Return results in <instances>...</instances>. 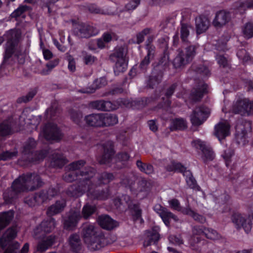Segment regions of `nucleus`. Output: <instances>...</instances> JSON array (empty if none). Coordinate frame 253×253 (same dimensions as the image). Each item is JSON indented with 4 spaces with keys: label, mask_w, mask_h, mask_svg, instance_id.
Wrapping results in <instances>:
<instances>
[{
    "label": "nucleus",
    "mask_w": 253,
    "mask_h": 253,
    "mask_svg": "<svg viewBox=\"0 0 253 253\" xmlns=\"http://www.w3.org/2000/svg\"><path fill=\"white\" fill-rule=\"evenodd\" d=\"M41 183L39 176L35 174L20 176L13 182L12 190H9L4 193V200L7 204L11 203L12 199L17 193L26 190H33L40 186Z\"/></svg>",
    "instance_id": "f257e3e1"
},
{
    "label": "nucleus",
    "mask_w": 253,
    "mask_h": 253,
    "mask_svg": "<svg viewBox=\"0 0 253 253\" xmlns=\"http://www.w3.org/2000/svg\"><path fill=\"white\" fill-rule=\"evenodd\" d=\"M17 233V229L15 227L8 229L0 238V246L4 250L8 246L7 248L4 251V253H27L29 251V245L26 243L22 249L19 251V244L16 243L11 244V241L15 238Z\"/></svg>",
    "instance_id": "f03ea898"
},
{
    "label": "nucleus",
    "mask_w": 253,
    "mask_h": 253,
    "mask_svg": "<svg viewBox=\"0 0 253 253\" xmlns=\"http://www.w3.org/2000/svg\"><path fill=\"white\" fill-rule=\"evenodd\" d=\"M94 174V170L89 169V170L85 172H83L79 175V179L80 180V185L78 188L74 191L73 194L76 196H80L84 193L87 192V196H90L93 192L91 190L95 187V184L92 183L94 180H91Z\"/></svg>",
    "instance_id": "7ed1b4c3"
},
{
    "label": "nucleus",
    "mask_w": 253,
    "mask_h": 253,
    "mask_svg": "<svg viewBox=\"0 0 253 253\" xmlns=\"http://www.w3.org/2000/svg\"><path fill=\"white\" fill-rule=\"evenodd\" d=\"M126 49L120 47L115 49L114 52L111 55V60L115 63L114 68L115 74L125 71L127 67V60L126 57Z\"/></svg>",
    "instance_id": "20e7f679"
},
{
    "label": "nucleus",
    "mask_w": 253,
    "mask_h": 253,
    "mask_svg": "<svg viewBox=\"0 0 253 253\" xmlns=\"http://www.w3.org/2000/svg\"><path fill=\"white\" fill-rule=\"evenodd\" d=\"M230 111L243 115H249L253 113V101L247 98H237L233 102Z\"/></svg>",
    "instance_id": "39448f33"
},
{
    "label": "nucleus",
    "mask_w": 253,
    "mask_h": 253,
    "mask_svg": "<svg viewBox=\"0 0 253 253\" xmlns=\"http://www.w3.org/2000/svg\"><path fill=\"white\" fill-rule=\"evenodd\" d=\"M94 227L92 225H86L84 229L83 234L85 242L91 250H99L102 247L101 238L94 235Z\"/></svg>",
    "instance_id": "423d86ee"
},
{
    "label": "nucleus",
    "mask_w": 253,
    "mask_h": 253,
    "mask_svg": "<svg viewBox=\"0 0 253 253\" xmlns=\"http://www.w3.org/2000/svg\"><path fill=\"white\" fill-rule=\"evenodd\" d=\"M235 137L237 143L245 145L248 142L247 134L251 129V123L249 122H239L236 126Z\"/></svg>",
    "instance_id": "0eeeda50"
},
{
    "label": "nucleus",
    "mask_w": 253,
    "mask_h": 253,
    "mask_svg": "<svg viewBox=\"0 0 253 253\" xmlns=\"http://www.w3.org/2000/svg\"><path fill=\"white\" fill-rule=\"evenodd\" d=\"M210 112L209 108L204 107L196 108L191 115V123L195 126L201 125L208 118Z\"/></svg>",
    "instance_id": "6e6552de"
},
{
    "label": "nucleus",
    "mask_w": 253,
    "mask_h": 253,
    "mask_svg": "<svg viewBox=\"0 0 253 253\" xmlns=\"http://www.w3.org/2000/svg\"><path fill=\"white\" fill-rule=\"evenodd\" d=\"M192 146L196 149L201 151V158L204 161L211 160L214 158V154L211 148L204 141L200 139H195L192 142Z\"/></svg>",
    "instance_id": "1a4fd4ad"
},
{
    "label": "nucleus",
    "mask_w": 253,
    "mask_h": 253,
    "mask_svg": "<svg viewBox=\"0 0 253 253\" xmlns=\"http://www.w3.org/2000/svg\"><path fill=\"white\" fill-rule=\"evenodd\" d=\"M41 135H42L47 140H58L62 137V133L57 126L50 123L44 127Z\"/></svg>",
    "instance_id": "9d476101"
},
{
    "label": "nucleus",
    "mask_w": 253,
    "mask_h": 253,
    "mask_svg": "<svg viewBox=\"0 0 253 253\" xmlns=\"http://www.w3.org/2000/svg\"><path fill=\"white\" fill-rule=\"evenodd\" d=\"M232 222L237 228H243L246 233L250 232L252 229V223L250 216L235 213L232 216Z\"/></svg>",
    "instance_id": "9b49d317"
},
{
    "label": "nucleus",
    "mask_w": 253,
    "mask_h": 253,
    "mask_svg": "<svg viewBox=\"0 0 253 253\" xmlns=\"http://www.w3.org/2000/svg\"><path fill=\"white\" fill-rule=\"evenodd\" d=\"M230 134V125L227 120H221L214 126V135L219 141L225 139Z\"/></svg>",
    "instance_id": "f8f14e48"
},
{
    "label": "nucleus",
    "mask_w": 253,
    "mask_h": 253,
    "mask_svg": "<svg viewBox=\"0 0 253 253\" xmlns=\"http://www.w3.org/2000/svg\"><path fill=\"white\" fill-rule=\"evenodd\" d=\"M195 54V48L192 46L186 49L185 53H180L173 60L175 68L181 67L188 63Z\"/></svg>",
    "instance_id": "ddd939ff"
},
{
    "label": "nucleus",
    "mask_w": 253,
    "mask_h": 253,
    "mask_svg": "<svg viewBox=\"0 0 253 253\" xmlns=\"http://www.w3.org/2000/svg\"><path fill=\"white\" fill-rule=\"evenodd\" d=\"M168 170H174L183 173L184 176L185 177L186 181L187 184L189 185V186L192 189L196 188V181L194 178H193L191 174V172L189 170H187L186 169L185 167H184L182 165H181L180 164H172V167L169 168L168 169Z\"/></svg>",
    "instance_id": "4468645a"
},
{
    "label": "nucleus",
    "mask_w": 253,
    "mask_h": 253,
    "mask_svg": "<svg viewBox=\"0 0 253 253\" xmlns=\"http://www.w3.org/2000/svg\"><path fill=\"white\" fill-rule=\"evenodd\" d=\"M154 210L160 215L167 226H169L172 221L176 222L178 220V218L175 215L166 209L162 208L159 204L156 205L154 207Z\"/></svg>",
    "instance_id": "2eb2a0df"
},
{
    "label": "nucleus",
    "mask_w": 253,
    "mask_h": 253,
    "mask_svg": "<svg viewBox=\"0 0 253 253\" xmlns=\"http://www.w3.org/2000/svg\"><path fill=\"white\" fill-rule=\"evenodd\" d=\"M230 20V12L225 10H220L216 13L212 24L216 28H221L226 25Z\"/></svg>",
    "instance_id": "dca6fc26"
},
{
    "label": "nucleus",
    "mask_w": 253,
    "mask_h": 253,
    "mask_svg": "<svg viewBox=\"0 0 253 253\" xmlns=\"http://www.w3.org/2000/svg\"><path fill=\"white\" fill-rule=\"evenodd\" d=\"M193 233L196 235L204 234L207 238L211 240H216L220 237V235L215 230L206 228L202 226H194L193 228Z\"/></svg>",
    "instance_id": "f3484780"
},
{
    "label": "nucleus",
    "mask_w": 253,
    "mask_h": 253,
    "mask_svg": "<svg viewBox=\"0 0 253 253\" xmlns=\"http://www.w3.org/2000/svg\"><path fill=\"white\" fill-rule=\"evenodd\" d=\"M124 202L128 205L134 219L135 220L139 219L140 222H142V219L141 218V210H140L138 206L134 204L131 205V201H130L129 196L126 195L124 196L120 200V204L122 205L124 204Z\"/></svg>",
    "instance_id": "a211bd4d"
},
{
    "label": "nucleus",
    "mask_w": 253,
    "mask_h": 253,
    "mask_svg": "<svg viewBox=\"0 0 253 253\" xmlns=\"http://www.w3.org/2000/svg\"><path fill=\"white\" fill-rule=\"evenodd\" d=\"M84 164L83 161H80L73 163L69 166V171L67 172L64 176V179L67 182H72L76 179L77 177L76 170L80 169Z\"/></svg>",
    "instance_id": "6ab92c4d"
},
{
    "label": "nucleus",
    "mask_w": 253,
    "mask_h": 253,
    "mask_svg": "<svg viewBox=\"0 0 253 253\" xmlns=\"http://www.w3.org/2000/svg\"><path fill=\"white\" fill-rule=\"evenodd\" d=\"M7 36L9 37L10 39H9L7 42L5 48V58H8L10 56L12 52H13L14 44L16 42V39L18 38L16 31L13 30L9 31L7 33Z\"/></svg>",
    "instance_id": "aec40b11"
},
{
    "label": "nucleus",
    "mask_w": 253,
    "mask_h": 253,
    "mask_svg": "<svg viewBox=\"0 0 253 253\" xmlns=\"http://www.w3.org/2000/svg\"><path fill=\"white\" fill-rule=\"evenodd\" d=\"M97 221L103 228L108 230L112 229L118 225L117 222L106 215L100 216Z\"/></svg>",
    "instance_id": "412c9836"
},
{
    "label": "nucleus",
    "mask_w": 253,
    "mask_h": 253,
    "mask_svg": "<svg viewBox=\"0 0 253 253\" xmlns=\"http://www.w3.org/2000/svg\"><path fill=\"white\" fill-rule=\"evenodd\" d=\"M195 22L197 34L205 32L208 29L210 25L209 19L205 16H199L196 18Z\"/></svg>",
    "instance_id": "4be33fe9"
},
{
    "label": "nucleus",
    "mask_w": 253,
    "mask_h": 253,
    "mask_svg": "<svg viewBox=\"0 0 253 253\" xmlns=\"http://www.w3.org/2000/svg\"><path fill=\"white\" fill-rule=\"evenodd\" d=\"M159 228L156 227L151 231H147L145 234L144 246L145 247L150 245L152 242L157 241L159 239L158 234Z\"/></svg>",
    "instance_id": "5701e85b"
},
{
    "label": "nucleus",
    "mask_w": 253,
    "mask_h": 253,
    "mask_svg": "<svg viewBox=\"0 0 253 253\" xmlns=\"http://www.w3.org/2000/svg\"><path fill=\"white\" fill-rule=\"evenodd\" d=\"M53 196V194L50 193V191H49L47 193H42L37 195L35 197H32L27 198L25 202L30 206H33L36 205L37 203H40L45 200L46 199L49 198L50 197Z\"/></svg>",
    "instance_id": "b1692460"
},
{
    "label": "nucleus",
    "mask_w": 253,
    "mask_h": 253,
    "mask_svg": "<svg viewBox=\"0 0 253 253\" xmlns=\"http://www.w3.org/2000/svg\"><path fill=\"white\" fill-rule=\"evenodd\" d=\"M76 31L77 35L82 38H87L95 35L92 32V27L87 24H82L78 26Z\"/></svg>",
    "instance_id": "393cba45"
},
{
    "label": "nucleus",
    "mask_w": 253,
    "mask_h": 253,
    "mask_svg": "<svg viewBox=\"0 0 253 253\" xmlns=\"http://www.w3.org/2000/svg\"><path fill=\"white\" fill-rule=\"evenodd\" d=\"M86 123L91 126H101L103 123L101 120V114H92L85 117Z\"/></svg>",
    "instance_id": "a878e982"
},
{
    "label": "nucleus",
    "mask_w": 253,
    "mask_h": 253,
    "mask_svg": "<svg viewBox=\"0 0 253 253\" xmlns=\"http://www.w3.org/2000/svg\"><path fill=\"white\" fill-rule=\"evenodd\" d=\"M71 250L75 253L79 252L81 248V243L80 237L77 234H74L70 236L69 240Z\"/></svg>",
    "instance_id": "bb28decb"
},
{
    "label": "nucleus",
    "mask_w": 253,
    "mask_h": 253,
    "mask_svg": "<svg viewBox=\"0 0 253 253\" xmlns=\"http://www.w3.org/2000/svg\"><path fill=\"white\" fill-rule=\"evenodd\" d=\"M104 151L105 154L101 163L107 164L109 163L110 160H112V157L114 155L112 142L109 141L107 143V145L104 146Z\"/></svg>",
    "instance_id": "cd10ccee"
},
{
    "label": "nucleus",
    "mask_w": 253,
    "mask_h": 253,
    "mask_svg": "<svg viewBox=\"0 0 253 253\" xmlns=\"http://www.w3.org/2000/svg\"><path fill=\"white\" fill-rule=\"evenodd\" d=\"M81 216L79 211H75L69 217L68 219L66 220L64 224L68 229H71L76 226L77 222L80 219Z\"/></svg>",
    "instance_id": "c85d7f7f"
},
{
    "label": "nucleus",
    "mask_w": 253,
    "mask_h": 253,
    "mask_svg": "<svg viewBox=\"0 0 253 253\" xmlns=\"http://www.w3.org/2000/svg\"><path fill=\"white\" fill-rule=\"evenodd\" d=\"M14 217V212L12 211L0 214V229L6 226Z\"/></svg>",
    "instance_id": "c756f323"
},
{
    "label": "nucleus",
    "mask_w": 253,
    "mask_h": 253,
    "mask_svg": "<svg viewBox=\"0 0 253 253\" xmlns=\"http://www.w3.org/2000/svg\"><path fill=\"white\" fill-rule=\"evenodd\" d=\"M101 120L103 123L102 126L114 125L118 123L117 117L110 114H101Z\"/></svg>",
    "instance_id": "7c9ffc66"
},
{
    "label": "nucleus",
    "mask_w": 253,
    "mask_h": 253,
    "mask_svg": "<svg viewBox=\"0 0 253 253\" xmlns=\"http://www.w3.org/2000/svg\"><path fill=\"white\" fill-rule=\"evenodd\" d=\"M187 127V123L183 119H175L173 120L171 124L170 128L172 130H182Z\"/></svg>",
    "instance_id": "2f4dec72"
},
{
    "label": "nucleus",
    "mask_w": 253,
    "mask_h": 253,
    "mask_svg": "<svg viewBox=\"0 0 253 253\" xmlns=\"http://www.w3.org/2000/svg\"><path fill=\"white\" fill-rule=\"evenodd\" d=\"M182 213L184 214L189 215L193 218L195 220H197L201 223H204L206 222V218L205 217L197 214L189 208H186L182 211Z\"/></svg>",
    "instance_id": "473e14b6"
},
{
    "label": "nucleus",
    "mask_w": 253,
    "mask_h": 253,
    "mask_svg": "<svg viewBox=\"0 0 253 253\" xmlns=\"http://www.w3.org/2000/svg\"><path fill=\"white\" fill-rule=\"evenodd\" d=\"M65 203L64 201L57 202L54 205L51 206L47 211L49 215L56 214L60 212L65 207Z\"/></svg>",
    "instance_id": "72a5a7b5"
},
{
    "label": "nucleus",
    "mask_w": 253,
    "mask_h": 253,
    "mask_svg": "<svg viewBox=\"0 0 253 253\" xmlns=\"http://www.w3.org/2000/svg\"><path fill=\"white\" fill-rule=\"evenodd\" d=\"M236 7L240 13H242L247 8L253 7V0H247L244 2L239 1L236 3Z\"/></svg>",
    "instance_id": "f704fd0d"
},
{
    "label": "nucleus",
    "mask_w": 253,
    "mask_h": 253,
    "mask_svg": "<svg viewBox=\"0 0 253 253\" xmlns=\"http://www.w3.org/2000/svg\"><path fill=\"white\" fill-rule=\"evenodd\" d=\"M96 107L99 110H101L105 111H110L116 109L115 106H113L112 103L110 101H99L96 102Z\"/></svg>",
    "instance_id": "c9c22d12"
},
{
    "label": "nucleus",
    "mask_w": 253,
    "mask_h": 253,
    "mask_svg": "<svg viewBox=\"0 0 253 253\" xmlns=\"http://www.w3.org/2000/svg\"><path fill=\"white\" fill-rule=\"evenodd\" d=\"M55 227V221L53 219L50 218L48 220L43 221L39 228L43 230L45 232H50Z\"/></svg>",
    "instance_id": "e433bc0d"
},
{
    "label": "nucleus",
    "mask_w": 253,
    "mask_h": 253,
    "mask_svg": "<svg viewBox=\"0 0 253 253\" xmlns=\"http://www.w3.org/2000/svg\"><path fill=\"white\" fill-rule=\"evenodd\" d=\"M54 241V237L50 236L48 237L46 240H44L39 244L38 246V250L41 251H45L53 244Z\"/></svg>",
    "instance_id": "4c0bfd02"
},
{
    "label": "nucleus",
    "mask_w": 253,
    "mask_h": 253,
    "mask_svg": "<svg viewBox=\"0 0 253 253\" xmlns=\"http://www.w3.org/2000/svg\"><path fill=\"white\" fill-rule=\"evenodd\" d=\"M146 185V182L144 181L140 182L139 184H136L135 183L131 184L129 185V189L131 192L134 194H138L137 193L142 192L143 190H145V186Z\"/></svg>",
    "instance_id": "58836bf2"
},
{
    "label": "nucleus",
    "mask_w": 253,
    "mask_h": 253,
    "mask_svg": "<svg viewBox=\"0 0 253 253\" xmlns=\"http://www.w3.org/2000/svg\"><path fill=\"white\" fill-rule=\"evenodd\" d=\"M243 33L246 38H251L253 36V23H247L243 29Z\"/></svg>",
    "instance_id": "ea45409f"
},
{
    "label": "nucleus",
    "mask_w": 253,
    "mask_h": 253,
    "mask_svg": "<svg viewBox=\"0 0 253 253\" xmlns=\"http://www.w3.org/2000/svg\"><path fill=\"white\" fill-rule=\"evenodd\" d=\"M136 165L141 171L144 172L146 174H151L153 171V167L150 165L144 164L140 161L137 162Z\"/></svg>",
    "instance_id": "a19ab883"
},
{
    "label": "nucleus",
    "mask_w": 253,
    "mask_h": 253,
    "mask_svg": "<svg viewBox=\"0 0 253 253\" xmlns=\"http://www.w3.org/2000/svg\"><path fill=\"white\" fill-rule=\"evenodd\" d=\"M237 56L243 62L245 63H251V58L244 49L239 50L237 53Z\"/></svg>",
    "instance_id": "79ce46f5"
},
{
    "label": "nucleus",
    "mask_w": 253,
    "mask_h": 253,
    "mask_svg": "<svg viewBox=\"0 0 253 253\" xmlns=\"http://www.w3.org/2000/svg\"><path fill=\"white\" fill-rule=\"evenodd\" d=\"M95 211L94 206H90L88 204L85 205L83 209V214L84 218L89 217Z\"/></svg>",
    "instance_id": "37998d69"
},
{
    "label": "nucleus",
    "mask_w": 253,
    "mask_h": 253,
    "mask_svg": "<svg viewBox=\"0 0 253 253\" xmlns=\"http://www.w3.org/2000/svg\"><path fill=\"white\" fill-rule=\"evenodd\" d=\"M233 154V152L231 150H228L225 151L222 155L223 158L225 161L226 165L227 167H229L230 163L232 161V157Z\"/></svg>",
    "instance_id": "c03bdc74"
},
{
    "label": "nucleus",
    "mask_w": 253,
    "mask_h": 253,
    "mask_svg": "<svg viewBox=\"0 0 253 253\" xmlns=\"http://www.w3.org/2000/svg\"><path fill=\"white\" fill-rule=\"evenodd\" d=\"M11 128L7 122H4L0 125V135H6L10 133Z\"/></svg>",
    "instance_id": "a18cd8bd"
},
{
    "label": "nucleus",
    "mask_w": 253,
    "mask_h": 253,
    "mask_svg": "<svg viewBox=\"0 0 253 253\" xmlns=\"http://www.w3.org/2000/svg\"><path fill=\"white\" fill-rule=\"evenodd\" d=\"M207 85L206 84H202L201 88L198 89V90L195 93V94H193L194 98L196 100H198L200 98H201L203 94V93L207 92Z\"/></svg>",
    "instance_id": "49530a36"
},
{
    "label": "nucleus",
    "mask_w": 253,
    "mask_h": 253,
    "mask_svg": "<svg viewBox=\"0 0 253 253\" xmlns=\"http://www.w3.org/2000/svg\"><path fill=\"white\" fill-rule=\"evenodd\" d=\"M191 27L187 25H182L181 28V38L183 41H186L189 34V29Z\"/></svg>",
    "instance_id": "de8ad7c7"
},
{
    "label": "nucleus",
    "mask_w": 253,
    "mask_h": 253,
    "mask_svg": "<svg viewBox=\"0 0 253 253\" xmlns=\"http://www.w3.org/2000/svg\"><path fill=\"white\" fill-rule=\"evenodd\" d=\"M59 63V61L58 59H54L51 61L50 62L47 63L46 64V67L47 68V71L43 70L42 71V74L43 75L47 74L53 68L56 67Z\"/></svg>",
    "instance_id": "09e8293b"
},
{
    "label": "nucleus",
    "mask_w": 253,
    "mask_h": 253,
    "mask_svg": "<svg viewBox=\"0 0 253 253\" xmlns=\"http://www.w3.org/2000/svg\"><path fill=\"white\" fill-rule=\"evenodd\" d=\"M28 9V7L27 6H20L11 14V16L12 17L17 18L21 15L22 14L24 11L27 10Z\"/></svg>",
    "instance_id": "8fccbe9b"
},
{
    "label": "nucleus",
    "mask_w": 253,
    "mask_h": 253,
    "mask_svg": "<svg viewBox=\"0 0 253 253\" xmlns=\"http://www.w3.org/2000/svg\"><path fill=\"white\" fill-rule=\"evenodd\" d=\"M169 204L171 209L177 211H181V207L180 205L179 201L175 199H171L169 201Z\"/></svg>",
    "instance_id": "3c124183"
},
{
    "label": "nucleus",
    "mask_w": 253,
    "mask_h": 253,
    "mask_svg": "<svg viewBox=\"0 0 253 253\" xmlns=\"http://www.w3.org/2000/svg\"><path fill=\"white\" fill-rule=\"evenodd\" d=\"M104 41L107 43L111 42L112 40L115 39V34L107 33L104 34L102 38Z\"/></svg>",
    "instance_id": "603ef678"
},
{
    "label": "nucleus",
    "mask_w": 253,
    "mask_h": 253,
    "mask_svg": "<svg viewBox=\"0 0 253 253\" xmlns=\"http://www.w3.org/2000/svg\"><path fill=\"white\" fill-rule=\"evenodd\" d=\"M64 161V160L60 156L56 155L55 157L52 159V163H54L52 165H57V166L61 167V165L63 164Z\"/></svg>",
    "instance_id": "864d4df0"
},
{
    "label": "nucleus",
    "mask_w": 253,
    "mask_h": 253,
    "mask_svg": "<svg viewBox=\"0 0 253 253\" xmlns=\"http://www.w3.org/2000/svg\"><path fill=\"white\" fill-rule=\"evenodd\" d=\"M113 175L111 173H104L102 176V180L103 183H107L111 180L113 179ZM99 183L98 184H100L102 183V180L99 179Z\"/></svg>",
    "instance_id": "5fc2aeb1"
},
{
    "label": "nucleus",
    "mask_w": 253,
    "mask_h": 253,
    "mask_svg": "<svg viewBox=\"0 0 253 253\" xmlns=\"http://www.w3.org/2000/svg\"><path fill=\"white\" fill-rule=\"evenodd\" d=\"M149 30L145 29L137 35V42L138 43L142 42L144 39V36L149 33Z\"/></svg>",
    "instance_id": "6e6d98bb"
},
{
    "label": "nucleus",
    "mask_w": 253,
    "mask_h": 253,
    "mask_svg": "<svg viewBox=\"0 0 253 253\" xmlns=\"http://www.w3.org/2000/svg\"><path fill=\"white\" fill-rule=\"evenodd\" d=\"M216 60L220 66L225 67L227 65L228 61L227 59L222 56L219 55L217 56Z\"/></svg>",
    "instance_id": "4d7b16f0"
},
{
    "label": "nucleus",
    "mask_w": 253,
    "mask_h": 253,
    "mask_svg": "<svg viewBox=\"0 0 253 253\" xmlns=\"http://www.w3.org/2000/svg\"><path fill=\"white\" fill-rule=\"evenodd\" d=\"M42 52L44 58L45 60H49L51 59L53 56L52 53L47 49L42 48Z\"/></svg>",
    "instance_id": "13d9d810"
},
{
    "label": "nucleus",
    "mask_w": 253,
    "mask_h": 253,
    "mask_svg": "<svg viewBox=\"0 0 253 253\" xmlns=\"http://www.w3.org/2000/svg\"><path fill=\"white\" fill-rule=\"evenodd\" d=\"M139 3V1L138 0H132L126 5V7L128 10L134 9Z\"/></svg>",
    "instance_id": "bf43d9fd"
},
{
    "label": "nucleus",
    "mask_w": 253,
    "mask_h": 253,
    "mask_svg": "<svg viewBox=\"0 0 253 253\" xmlns=\"http://www.w3.org/2000/svg\"><path fill=\"white\" fill-rule=\"evenodd\" d=\"M169 240L170 242L177 245H180L183 243L181 238L179 237L170 236L169 238Z\"/></svg>",
    "instance_id": "052dcab7"
},
{
    "label": "nucleus",
    "mask_w": 253,
    "mask_h": 253,
    "mask_svg": "<svg viewBox=\"0 0 253 253\" xmlns=\"http://www.w3.org/2000/svg\"><path fill=\"white\" fill-rule=\"evenodd\" d=\"M14 155H15L14 153L6 152L0 155V159L6 160L9 158H12Z\"/></svg>",
    "instance_id": "680f3d73"
},
{
    "label": "nucleus",
    "mask_w": 253,
    "mask_h": 253,
    "mask_svg": "<svg viewBox=\"0 0 253 253\" xmlns=\"http://www.w3.org/2000/svg\"><path fill=\"white\" fill-rule=\"evenodd\" d=\"M84 61L86 64H91L95 61V57L90 55H87L84 57Z\"/></svg>",
    "instance_id": "e2e57ef3"
},
{
    "label": "nucleus",
    "mask_w": 253,
    "mask_h": 253,
    "mask_svg": "<svg viewBox=\"0 0 253 253\" xmlns=\"http://www.w3.org/2000/svg\"><path fill=\"white\" fill-rule=\"evenodd\" d=\"M148 124L151 130L156 131L157 130V126L154 120H150L148 121Z\"/></svg>",
    "instance_id": "0e129e2a"
},
{
    "label": "nucleus",
    "mask_w": 253,
    "mask_h": 253,
    "mask_svg": "<svg viewBox=\"0 0 253 253\" xmlns=\"http://www.w3.org/2000/svg\"><path fill=\"white\" fill-rule=\"evenodd\" d=\"M118 158L120 161H125L129 159V156L126 153L119 154L118 155Z\"/></svg>",
    "instance_id": "69168bd1"
},
{
    "label": "nucleus",
    "mask_w": 253,
    "mask_h": 253,
    "mask_svg": "<svg viewBox=\"0 0 253 253\" xmlns=\"http://www.w3.org/2000/svg\"><path fill=\"white\" fill-rule=\"evenodd\" d=\"M150 55V53H148L147 56H146L145 58L143 60V61L141 62L140 66L142 68H144L146 65L149 64Z\"/></svg>",
    "instance_id": "338daca9"
},
{
    "label": "nucleus",
    "mask_w": 253,
    "mask_h": 253,
    "mask_svg": "<svg viewBox=\"0 0 253 253\" xmlns=\"http://www.w3.org/2000/svg\"><path fill=\"white\" fill-rule=\"evenodd\" d=\"M96 43L98 47L101 49L104 48L106 46V44H107V43L104 41L102 38L98 39Z\"/></svg>",
    "instance_id": "774afa93"
}]
</instances>
